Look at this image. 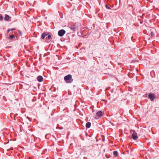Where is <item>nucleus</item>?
<instances>
[{"instance_id":"f257e3e1","label":"nucleus","mask_w":159,"mask_h":159,"mask_svg":"<svg viewBox=\"0 0 159 159\" xmlns=\"http://www.w3.org/2000/svg\"><path fill=\"white\" fill-rule=\"evenodd\" d=\"M64 80L66 83H71L73 81L72 76L71 75H68L64 77Z\"/></svg>"},{"instance_id":"f03ea898","label":"nucleus","mask_w":159,"mask_h":159,"mask_svg":"<svg viewBox=\"0 0 159 159\" xmlns=\"http://www.w3.org/2000/svg\"><path fill=\"white\" fill-rule=\"evenodd\" d=\"M102 112L101 111H98L96 113L94 118L95 119H98L100 118L102 116Z\"/></svg>"},{"instance_id":"7ed1b4c3","label":"nucleus","mask_w":159,"mask_h":159,"mask_svg":"<svg viewBox=\"0 0 159 159\" xmlns=\"http://www.w3.org/2000/svg\"><path fill=\"white\" fill-rule=\"evenodd\" d=\"M132 131L133 132V133L132 135V138L134 140H136L138 138L137 133L134 130H132Z\"/></svg>"},{"instance_id":"20e7f679","label":"nucleus","mask_w":159,"mask_h":159,"mask_svg":"<svg viewBox=\"0 0 159 159\" xmlns=\"http://www.w3.org/2000/svg\"><path fill=\"white\" fill-rule=\"evenodd\" d=\"M66 33V31L63 29L60 30L58 31V35L60 37L63 36Z\"/></svg>"},{"instance_id":"39448f33","label":"nucleus","mask_w":159,"mask_h":159,"mask_svg":"<svg viewBox=\"0 0 159 159\" xmlns=\"http://www.w3.org/2000/svg\"><path fill=\"white\" fill-rule=\"evenodd\" d=\"M148 98H149L151 101H152L156 97L153 93H150L148 95Z\"/></svg>"},{"instance_id":"423d86ee","label":"nucleus","mask_w":159,"mask_h":159,"mask_svg":"<svg viewBox=\"0 0 159 159\" xmlns=\"http://www.w3.org/2000/svg\"><path fill=\"white\" fill-rule=\"evenodd\" d=\"M4 19L7 21H8L11 20V18L8 15H5Z\"/></svg>"},{"instance_id":"0eeeda50","label":"nucleus","mask_w":159,"mask_h":159,"mask_svg":"<svg viewBox=\"0 0 159 159\" xmlns=\"http://www.w3.org/2000/svg\"><path fill=\"white\" fill-rule=\"evenodd\" d=\"M48 35V34H47L46 33H43L42 34L41 38L43 39H44L45 38V37Z\"/></svg>"},{"instance_id":"6e6552de","label":"nucleus","mask_w":159,"mask_h":159,"mask_svg":"<svg viewBox=\"0 0 159 159\" xmlns=\"http://www.w3.org/2000/svg\"><path fill=\"white\" fill-rule=\"evenodd\" d=\"M91 125V123L90 122H88L86 124V127L87 128H89Z\"/></svg>"},{"instance_id":"1a4fd4ad","label":"nucleus","mask_w":159,"mask_h":159,"mask_svg":"<svg viewBox=\"0 0 159 159\" xmlns=\"http://www.w3.org/2000/svg\"><path fill=\"white\" fill-rule=\"evenodd\" d=\"M51 35H48V37L47 38H46V40H47V42H48L50 41L49 39L51 38Z\"/></svg>"},{"instance_id":"9d476101","label":"nucleus","mask_w":159,"mask_h":159,"mask_svg":"<svg viewBox=\"0 0 159 159\" xmlns=\"http://www.w3.org/2000/svg\"><path fill=\"white\" fill-rule=\"evenodd\" d=\"M70 28L73 31H75L76 30V27L75 25L71 26Z\"/></svg>"},{"instance_id":"9b49d317","label":"nucleus","mask_w":159,"mask_h":159,"mask_svg":"<svg viewBox=\"0 0 159 159\" xmlns=\"http://www.w3.org/2000/svg\"><path fill=\"white\" fill-rule=\"evenodd\" d=\"M113 154L115 156H117L118 154V152L116 151H114L113 152Z\"/></svg>"},{"instance_id":"f8f14e48","label":"nucleus","mask_w":159,"mask_h":159,"mask_svg":"<svg viewBox=\"0 0 159 159\" xmlns=\"http://www.w3.org/2000/svg\"><path fill=\"white\" fill-rule=\"evenodd\" d=\"M14 37H15V36L13 34L10 35L9 36V37H10V39H13Z\"/></svg>"},{"instance_id":"ddd939ff","label":"nucleus","mask_w":159,"mask_h":159,"mask_svg":"<svg viewBox=\"0 0 159 159\" xmlns=\"http://www.w3.org/2000/svg\"><path fill=\"white\" fill-rule=\"evenodd\" d=\"M106 7L108 9H111V8L107 5H106Z\"/></svg>"},{"instance_id":"4468645a","label":"nucleus","mask_w":159,"mask_h":159,"mask_svg":"<svg viewBox=\"0 0 159 159\" xmlns=\"http://www.w3.org/2000/svg\"><path fill=\"white\" fill-rule=\"evenodd\" d=\"M43 78L42 76H40V82L43 81Z\"/></svg>"},{"instance_id":"2eb2a0df","label":"nucleus","mask_w":159,"mask_h":159,"mask_svg":"<svg viewBox=\"0 0 159 159\" xmlns=\"http://www.w3.org/2000/svg\"><path fill=\"white\" fill-rule=\"evenodd\" d=\"M3 19V17L2 16H0V20H2Z\"/></svg>"},{"instance_id":"dca6fc26","label":"nucleus","mask_w":159,"mask_h":159,"mask_svg":"<svg viewBox=\"0 0 159 159\" xmlns=\"http://www.w3.org/2000/svg\"><path fill=\"white\" fill-rule=\"evenodd\" d=\"M37 79L38 81L40 82V76H39L38 77Z\"/></svg>"},{"instance_id":"f3484780","label":"nucleus","mask_w":159,"mask_h":159,"mask_svg":"<svg viewBox=\"0 0 159 159\" xmlns=\"http://www.w3.org/2000/svg\"><path fill=\"white\" fill-rule=\"evenodd\" d=\"M151 36H152L153 35H154V33H153L152 32H151Z\"/></svg>"},{"instance_id":"a211bd4d","label":"nucleus","mask_w":159,"mask_h":159,"mask_svg":"<svg viewBox=\"0 0 159 159\" xmlns=\"http://www.w3.org/2000/svg\"><path fill=\"white\" fill-rule=\"evenodd\" d=\"M9 31H10V30H7V33H8L9 32Z\"/></svg>"},{"instance_id":"6ab92c4d","label":"nucleus","mask_w":159,"mask_h":159,"mask_svg":"<svg viewBox=\"0 0 159 159\" xmlns=\"http://www.w3.org/2000/svg\"><path fill=\"white\" fill-rule=\"evenodd\" d=\"M14 30V29H12L11 30Z\"/></svg>"},{"instance_id":"aec40b11","label":"nucleus","mask_w":159,"mask_h":159,"mask_svg":"<svg viewBox=\"0 0 159 159\" xmlns=\"http://www.w3.org/2000/svg\"><path fill=\"white\" fill-rule=\"evenodd\" d=\"M27 118L28 119H29V117H28H28H27Z\"/></svg>"},{"instance_id":"412c9836","label":"nucleus","mask_w":159,"mask_h":159,"mask_svg":"<svg viewBox=\"0 0 159 159\" xmlns=\"http://www.w3.org/2000/svg\"><path fill=\"white\" fill-rule=\"evenodd\" d=\"M31 159V158H29V159Z\"/></svg>"}]
</instances>
